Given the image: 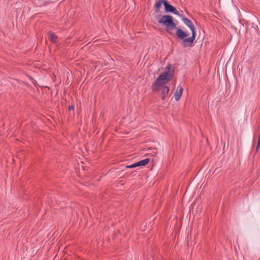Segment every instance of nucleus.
<instances>
[{
	"mask_svg": "<svg viewBox=\"0 0 260 260\" xmlns=\"http://www.w3.org/2000/svg\"><path fill=\"white\" fill-rule=\"evenodd\" d=\"M259 145H260V134L258 135V142H257V144L256 146V151H257L258 149L259 148Z\"/></svg>",
	"mask_w": 260,
	"mask_h": 260,
	"instance_id": "11",
	"label": "nucleus"
},
{
	"mask_svg": "<svg viewBox=\"0 0 260 260\" xmlns=\"http://www.w3.org/2000/svg\"><path fill=\"white\" fill-rule=\"evenodd\" d=\"M48 38L52 43H56L57 41V37L53 33H49L48 34Z\"/></svg>",
	"mask_w": 260,
	"mask_h": 260,
	"instance_id": "7",
	"label": "nucleus"
},
{
	"mask_svg": "<svg viewBox=\"0 0 260 260\" xmlns=\"http://www.w3.org/2000/svg\"><path fill=\"white\" fill-rule=\"evenodd\" d=\"M165 11L167 12H171L175 15L178 14V11L172 5L168 4L166 1L164 2Z\"/></svg>",
	"mask_w": 260,
	"mask_h": 260,
	"instance_id": "4",
	"label": "nucleus"
},
{
	"mask_svg": "<svg viewBox=\"0 0 260 260\" xmlns=\"http://www.w3.org/2000/svg\"><path fill=\"white\" fill-rule=\"evenodd\" d=\"M161 4L164 5V2L162 1H158L155 4V8L157 10H158L160 7Z\"/></svg>",
	"mask_w": 260,
	"mask_h": 260,
	"instance_id": "8",
	"label": "nucleus"
},
{
	"mask_svg": "<svg viewBox=\"0 0 260 260\" xmlns=\"http://www.w3.org/2000/svg\"><path fill=\"white\" fill-rule=\"evenodd\" d=\"M149 161V158H145L144 159L141 160L140 161H139L137 162H136L137 167H141V166H145L146 165Z\"/></svg>",
	"mask_w": 260,
	"mask_h": 260,
	"instance_id": "6",
	"label": "nucleus"
},
{
	"mask_svg": "<svg viewBox=\"0 0 260 260\" xmlns=\"http://www.w3.org/2000/svg\"><path fill=\"white\" fill-rule=\"evenodd\" d=\"M74 109V106H71L69 107V110L70 111V110H73Z\"/></svg>",
	"mask_w": 260,
	"mask_h": 260,
	"instance_id": "12",
	"label": "nucleus"
},
{
	"mask_svg": "<svg viewBox=\"0 0 260 260\" xmlns=\"http://www.w3.org/2000/svg\"><path fill=\"white\" fill-rule=\"evenodd\" d=\"M158 22L159 24L164 25L166 31L169 32L174 29L176 26L175 23L173 21V17L169 15L162 16Z\"/></svg>",
	"mask_w": 260,
	"mask_h": 260,
	"instance_id": "3",
	"label": "nucleus"
},
{
	"mask_svg": "<svg viewBox=\"0 0 260 260\" xmlns=\"http://www.w3.org/2000/svg\"><path fill=\"white\" fill-rule=\"evenodd\" d=\"M174 77L173 71L169 66H167L164 72L160 74L151 85L152 91L154 92H161V99L165 101L168 95L169 88L166 84Z\"/></svg>",
	"mask_w": 260,
	"mask_h": 260,
	"instance_id": "1",
	"label": "nucleus"
},
{
	"mask_svg": "<svg viewBox=\"0 0 260 260\" xmlns=\"http://www.w3.org/2000/svg\"><path fill=\"white\" fill-rule=\"evenodd\" d=\"M159 1L164 2V1H166L165 0H159Z\"/></svg>",
	"mask_w": 260,
	"mask_h": 260,
	"instance_id": "14",
	"label": "nucleus"
},
{
	"mask_svg": "<svg viewBox=\"0 0 260 260\" xmlns=\"http://www.w3.org/2000/svg\"><path fill=\"white\" fill-rule=\"evenodd\" d=\"M183 91V87L181 85L178 86L174 93V98L176 101L178 102L180 100Z\"/></svg>",
	"mask_w": 260,
	"mask_h": 260,
	"instance_id": "5",
	"label": "nucleus"
},
{
	"mask_svg": "<svg viewBox=\"0 0 260 260\" xmlns=\"http://www.w3.org/2000/svg\"><path fill=\"white\" fill-rule=\"evenodd\" d=\"M28 78L31 81L32 83L35 86H37V81L31 77L28 76Z\"/></svg>",
	"mask_w": 260,
	"mask_h": 260,
	"instance_id": "9",
	"label": "nucleus"
},
{
	"mask_svg": "<svg viewBox=\"0 0 260 260\" xmlns=\"http://www.w3.org/2000/svg\"><path fill=\"white\" fill-rule=\"evenodd\" d=\"M136 167H137L136 163H134V164H132L131 165L125 166V168L126 169H132V168H136Z\"/></svg>",
	"mask_w": 260,
	"mask_h": 260,
	"instance_id": "10",
	"label": "nucleus"
},
{
	"mask_svg": "<svg viewBox=\"0 0 260 260\" xmlns=\"http://www.w3.org/2000/svg\"><path fill=\"white\" fill-rule=\"evenodd\" d=\"M181 20L184 24L190 29L191 31V36L187 38H185L188 36V34L183 31L181 29L178 28H177L176 30V36L179 39L182 40V44L183 47H190L192 46L196 36L194 25L190 20L186 17L182 18Z\"/></svg>",
	"mask_w": 260,
	"mask_h": 260,
	"instance_id": "2",
	"label": "nucleus"
},
{
	"mask_svg": "<svg viewBox=\"0 0 260 260\" xmlns=\"http://www.w3.org/2000/svg\"><path fill=\"white\" fill-rule=\"evenodd\" d=\"M169 67L171 68V69L173 70V71H174V69H172V67H173V66H172V67H171V66H169Z\"/></svg>",
	"mask_w": 260,
	"mask_h": 260,
	"instance_id": "13",
	"label": "nucleus"
}]
</instances>
